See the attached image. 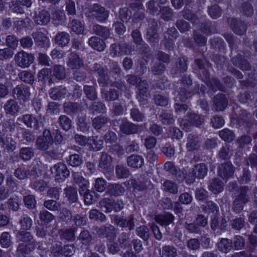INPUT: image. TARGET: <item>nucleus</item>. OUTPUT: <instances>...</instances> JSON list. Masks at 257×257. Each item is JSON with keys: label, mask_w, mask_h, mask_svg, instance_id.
<instances>
[{"label": "nucleus", "mask_w": 257, "mask_h": 257, "mask_svg": "<svg viewBox=\"0 0 257 257\" xmlns=\"http://www.w3.org/2000/svg\"><path fill=\"white\" fill-rule=\"evenodd\" d=\"M92 30L96 35L104 38H107L109 37V31L106 27L96 24L93 26Z\"/></svg>", "instance_id": "41"}, {"label": "nucleus", "mask_w": 257, "mask_h": 257, "mask_svg": "<svg viewBox=\"0 0 257 257\" xmlns=\"http://www.w3.org/2000/svg\"><path fill=\"white\" fill-rule=\"evenodd\" d=\"M44 206L51 211H58L61 208L60 204L53 200H48L44 202Z\"/></svg>", "instance_id": "62"}, {"label": "nucleus", "mask_w": 257, "mask_h": 257, "mask_svg": "<svg viewBox=\"0 0 257 257\" xmlns=\"http://www.w3.org/2000/svg\"><path fill=\"white\" fill-rule=\"evenodd\" d=\"M178 32L174 27L169 28L166 33L165 34V40L164 44L165 47L171 50L173 47V40L178 37Z\"/></svg>", "instance_id": "11"}, {"label": "nucleus", "mask_w": 257, "mask_h": 257, "mask_svg": "<svg viewBox=\"0 0 257 257\" xmlns=\"http://www.w3.org/2000/svg\"><path fill=\"white\" fill-rule=\"evenodd\" d=\"M109 15V11L106 10L103 7L98 4H95L91 6L86 13L88 17L100 23L105 22Z\"/></svg>", "instance_id": "1"}, {"label": "nucleus", "mask_w": 257, "mask_h": 257, "mask_svg": "<svg viewBox=\"0 0 257 257\" xmlns=\"http://www.w3.org/2000/svg\"><path fill=\"white\" fill-rule=\"evenodd\" d=\"M137 235L145 240H147L150 237V231L147 226L142 225L137 228Z\"/></svg>", "instance_id": "56"}, {"label": "nucleus", "mask_w": 257, "mask_h": 257, "mask_svg": "<svg viewBox=\"0 0 257 257\" xmlns=\"http://www.w3.org/2000/svg\"><path fill=\"white\" fill-rule=\"evenodd\" d=\"M12 243L11 236L8 232H4L2 233L0 238V244L2 247L8 248Z\"/></svg>", "instance_id": "54"}, {"label": "nucleus", "mask_w": 257, "mask_h": 257, "mask_svg": "<svg viewBox=\"0 0 257 257\" xmlns=\"http://www.w3.org/2000/svg\"><path fill=\"white\" fill-rule=\"evenodd\" d=\"M13 93L15 98L24 101L28 100L30 96L28 87L23 84L17 85L14 88Z\"/></svg>", "instance_id": "8"}, {"label": "nucleus", "mask_w": 257, "mask_h": 257, "mask_svg": "<svg viewBox=\"0 0 257 257\" xmlns=\"http://www.w3.org/2000/svg\"><path fill=\"white\" fill-rule=\"evenodd\" d=\"M94 71H96L99 74L98 82L99 84H102V86L109 85L110 82L107 76H105V71L103 69L100 68V66L98 64H95L94 66Z\"/></svg>", "instance_id": "25"}, {"label": "nucleus", "mask_w": 257, "mask_h": 257, "mask_svg": "<svg viewBox=\"0 0 257 257\" xmlns=\"http://www.w3.org/2000/svg\"><path fill=\"white\" fill-rule=\"evenodd\" d=\"M51 172L54 174L55 179L58 181H63L70 174V172L66 165L63 163H58L51 168Z\"/></svg>", "instance_id": "4"}, {"label": "nucleus", "mask_w": 257, "mask_h": 257, "mask_svg": "<svg viewBox=\"0 0 257 257\" xmlns=\"http://www.w3.org/2000/svg\"><path fill=\"white\" fill-rule=\"evenodd\" d=\"M188 119V120L183 119L180 122L181 126H183V128L185 130V131H188L191 124L199 126L201 125L204 121V119L199 115L194 113L189 114Z\"/></svg>", "instance_id": "6"}, {"label": "nucleus", "mask_w": 257, "mask_h": 257, "mask_svg": "<svg viewBox=\"0 0 257 257\" xmlns=\"http://www.w3.org/2000/svg\"><path fill=\"white\" fill-rule=\"evenodd\" d=\"M233 31L237 35H242L246 31V27L241 21L231 19L229 21Z\"/></svg>", "instance_id": "20"}, {"label": "nucleus", "mask_w": 257, "mask_h": 257, "mask_svg": "<svg viewBox=\"0 0 257 257\" xmlns=\"http://www.w3.org/2000/svg\"><path fill=\"white\" fill-rule=\"evenodd\" d=\"M219 135L222 140L228 142L232 141L235 137L233 133L227 128L220 131Z\"/></svg>", "instance_id": "58"}, {"label": "nucleus", "mask_w": 257, "mask_h": 257, "mask_svg": "<svg viewBox=\"0 0 257 257\" xmlns=\"http://www.w3.org/2000/svg\"><path fill=\"white\" fill-rule=\"evenodd\" d=\"M65 194L70 202L73 203L77 202V192L75 188L71 187L66 188L65 189Z\"/></svg>", "instance_id": "47"}, {"label": "nucleus", "mask_w": 257, "mask_h": 257, "mask_svg": "<svg viewBox=\"0 0 257 257\" xmlns=\"http://www.w3.org/2000/svg\"><path fill=\"white\" fill-rule=\"evenodd\" d=\"M68 164L72 167H78L82 163V158L76 154H72L68 160Z\"/></svg>", "instance_id": "60"}, {"label": "nucleus", "mask_w": 257, "mask_h": 257, "mask_svg": "<svg viewBox=\"0 0 257 257\" xmlns=\"http://www.w3.org/2000/svg\"><path fill=\"white\" fill-rule=\"evenodd\" d=\"M67 65L72 69H78L84 66L83 59L79 55L73 52L69 55Z\"/></svg>", "instance_id": "10"}, {"label": "nucleus", "mask_w": 257, "mask_h": 257, "mask_svg": "<svg viewBox=\"0 0 257 257\" xmlns=\"http://www.w3.org/2000/svg\"><path fill=\"white\" fill-rule=\"evenodd\" d=\"M19 222L21 225V229L26 230H29L31 228L33 224L32 219L26 215L22 216Z\"/></svg>", "instance_id": "50"}, {"label": "nucleus", "mask_w": 257, "mask_h": 257, "mask_svg": "<svg viewBox=\"0 0 257 257\" xmlns=\"http://www.w3.org/2000/svg\"><path fill=\"white\" fill-rule=\"evenodd\" d=\"M36 171L29 170L25 168H18L15 170L14 175L20 180H24L28 178L29 176L34 175L35 177Z\"/></svg>", "instance_id": "23"}, {"label": "nucleus", "mask_w": 257, "mask_h": 257, "mask_svg": "<svg viewBox=\"0 0 257 257\" xmlns=\"http://www.w3.org/2000/svg\"><path fill=\"white\" fill-rule=\"evenodd\" d=\"M72 176L74 183L79 186V193H82L84 191H86V187L88 186V181L80 173L72 172Z\"/></svg>", "instance_id": "17"}, {"label": "nucleus", "mask_w": 257, "mask_h": 257, "mask_svg": "<svg viewBox=\"0 0 257 257\" xmlns=\"http://www.w3.org/2000/svg\"><path fill=\"white\" fill-rule=\"evenodd\" d=\"M240 55L233 58L232 59V62L234 65L239 67L242 70H248L250 69V66L249 64L245 60L241 61Z\"/></svg>", "instance_id": "51"}, {"label": "nucleus", "mask_w": 257, "mask_h": 257, "mask_svg": "<svg viewBox=\"0 0 257 257\" xmlns=\"http://www.w3.org/2000/svg\"><path fill=\"white\" fill-rule=\"evenodd\" d=\"M17 238L23 243L34 245V241L33 236L29 232H25L24 231H19L17 235Z\"/></svg>", "instance_id": "39"}, {"label": "nucleus", "mask_w": 257, "mask_h": 257, "mask_svg": "<svg viewBox=\"0 0 257 257\" xmlns=\"http://www.w3.org/2000/svg\"><path fill=\"white\" fill-rule=\"evenodd\" d=\"M108 121V118L100 115L95 117L92 121V126L95 130H100Z\"/></svg>", "instance_id": "49"}, {"label": "nucleus", "mask_w": 257, "mask_h": 257, "mask_svg": "<svg viewBox=\"0 0 257 257\" xmlns=\"http://www.w3.org/2000/svg\"><path fill=\"white\" fill-rule=\"evenodd\" d=\"M36 44L42 47H48L50 45V40L49 38L42 32L36 31L33 32L32 35Z\"/></svg>", "instance_id": "16"}, {"label": "nucleus", "mask_w": 257, "mask_h": 257, "mask_svg": "<svg viewBox=\"0 0 257 257\" xmlns=\"http://www.w3.org/2000/svg\"><path fill=\"white\" fill-rule=\"evenodd\" d=\"M99 207L101 211L110 212L113 210V200L109 199H103L99 202Z\"/></svg>", "instance_id": "44"}, {"label": "nucleus", "mask_w": 257, "mask_h": 257, "mask_svg": "<svg viewBox=\"0 0 257 257\" xmlns=\"http://www.w3.org/2000/svg\"><path fill=\"white\" fill-rule=\"evenodd\" d=\"M53 75L58 79H64L66 76L65 68L61 65L55 66L53 70Z\"/></svg>", "instance_id": "64"}, {"label": "nucleus", "mask_w": 257, "mask_h": 257, "mask_svg": "<svg viewBox=\"0 0 257 257\" xmlns=\"http://www.w3.org/2000/svg\"><path fill=\"white\" fill-rule=\"evenodd\" d=\"M237 195L235 198L239 199L242 202L247 203L250 199V191L248 186L240 187L238 190Z\"/></svg>", "instance_id": "30"}, {"label": "nucleus", "mask_w": 257, "mask_h": 257, "mask_svg": "<svg viewBox=\"0 0 257 257\" xmlns=\"http://www.w3.org/2000/svg\"><path fill=\"white\" fill-rule=\"evenodd\" d=\"M109 192L112 195L119 196L124 192V188L119 184H113L109 187Z\"/></svg>", "instance_id": "59"}, {"label": "nucleus", "mask_w": 257, "mask_h": 257, "mask_svg": "<svg viewBox=\"0 0 257 257\" xmlns=\"http://www.w3.org/2000/svg\"><path fill=\"white\" fill-rule=\"evenodd\" d=\"M160 254L162 257H176L177 249L171 245H165L160 250Z\"/></svg>", "instance_id": "32"}, {"label": "nucleus", "mask_w": 257, "mask_h": 257, "mask_svg": "<svg viewBox=\"0 0 257 257\" xmlns=\"http://www.w3.org/2000/svg\"><path fill=\"white\" fill-rule=\"evenodd\" d=\"M69 27L71 30L77 34L82 33L84 30L82 24L80 21L75 19L71 22Z\"/></svg>", "instance_id": "53"}, {"label": "nucleus", "mask_w": 257, "mask_h": 257, "mask_svg": "<svg viewBox=\"0 0 257 257\" xmlns=\"http://www.w3.org/2000/svg\"><path fill=\"white\" fill-rule=\"evenodd\" d=\"M112 158L106 153H103L101 156L99 166L103 171L112 169Z\"/></svg>", "instance_id": "18"}, {"label": "nucleus", "mask_w": 257, "mask_h": 257, "mask_svg": "<svg viewBox=\"0 0 257 257\" xmlns=\"http://www.w3.org/2000/svg\"><path fill=\"white\" fill-rule=\"evenodd\" d=\"M139 126L131 122L123 120L120 124V131L125 135L136 134L138 132Z\"/></svg>", "instance_id": "14"}, {"label": "nucleus", "mask_w": 257, "mask_h": 257, "mask_svg": "<svg viewBox=\"0 0 257 257\" xmlns=\"http://www.w3.org/2000/svg\"><path fill=\"white\" fill-rule=\"evenodd\" d=\"M69 35L66 32H59L57 33L55 38V42L61 47L66 46L69 42Z\"/></svg>", "instance_id": "28"}, {"label": "nucleus", "mask_w": 257, "mask_h": 257, "mask_svg": "<svg viewBox=\"0 0 257 257\" xmlns=\"http://www.w3.org/2000/svg\"><path fill=\"white\" fill-rule=\"evenodd\" d=\"M132 37L133 39V41L139 48L141 49L143 47H146V46H144V42L142 38L140 32L139 30H134L132 33Z\"/></svg>", "instance_id": "55"}, {"label": "nucleus", "mask_w": 257, "mask_h": 257, "mask_svg": "<svg viewBox=\"0 0 257 257\" xmlns=\"http://www.w3.org/2000/svg\"><path fill=\"white\" fill-rule=\"evenodd\" d=\"M137 87L138 90L137 98L139 101H143L148 97V85L146 81H140Z\"/></svg>", "instance_id": "19"}, {"label": "nucleus", "mask_w": 257, "mask_h": 257, "mask_svg": "<svg viewBox=\"0 0 257 257\" xmlns=\"http://www.w3.org/2000/svg\"><path fill=\"white\" fill-rule=\"evenodd\" d=\"M19 119L23 121L28 127L35 130H38L41 124L38 118L31 114L23 115Z\"/></svg>", "instance_id": "12"}, {"label": "nucleus", "mask_w": 257, "mask_h": 257, "mask_svg": "<svg viewBox=\"0 0 257 257\" xmlns=\"http://www.w3.org/2000/svg\"><path fill=\"white\" fill-rule=\"evenodd\" d=\"M192 84V81L189 77L185 76L183 78L181 83V86L180 91L178 92L179 98L182 102L185 101L186 99L190 97L191 92L189 90V87Z\"/></svg>", "instance_id": "7"}, {"label": "nucleus", "mask_w": 257, "mask_h": 257, "mask_svg": "<svg viewBox=\"0 0 257 257\" xmlns=\"http://www.w3.org/2000/svg\"><path fill=\"white\" fill-rule=\"evenodd\" d=\"M127 164L133 168H140L144 164V159L140 156L132 155L127 159Z\"/></svg>", "instance_id": "29"}, {"label": "nucleus", "mask_w": 257, "mask_h": 257, "mask_svg": "<svg viewBox=\"0 0 257 257\" xmlns=\"http://www.w3.org/2000/svg\"><path fill=\"white\" fill-rule=\"evenodd\" d=\"M213 103V107L216 111H222L226 108L228 101L224 94H218L214 97Z\"/></svg>", "instance_id": "15"}, {"label": "nucleus", "mask_w": 257, "mask_h": 257, "mask_svg": "<svg viewBox=\"0 0 257 257\" xmlns=\"http://www.w3.org/2000/svg\"><path fill=\"white\" fill-rule=\"evenodd\" d=\"M163 189L174 194L178 193V186L177 184L171 180H165L163 183Z\"/></svg>", "instance_id": "37"}, {"label": "nucleus", "mask_w": 257, "mask_h": 257, "mask_svg": "<svg viewBox=\"0 0 257 257\" xmlns=\"http://www.w3.org/2000/svg\"><path fill=\"white\" fill-rule=\"evenodd\" d=\"M159 118L162 123L165 125L172 124L174 121L173 115L167 111L162 112L159 116Z\"/></svg>", "instance_id": "46"}, {"label": "nucleus", "mask_w": 257, "mask_h": 257, "mask_svg": "<svg viewBox=\"0 0 257 257\" xmlns=\"http://www.w3.org/2000/svg\"><path fill=\"white\" fill-rule=\"evenodd\" d=\"M157 23L154 22L152 26L148 28L147 37L148 39L152 42H155L158 39V34L157 31Z\"/></svg>", "instance_id": "42"}, {"label": "nucleus", "mask_w": 257, "mask_h": 257, "mask_svg": "<svg viewBox=\"0 0 257 257\" xmlns=\"http://www.w3.org/2000/svg\"><path fill=\"white\" fill-rule=\"evenodd\" d=\"M155 219L161 225L166 226L173 222L174 217L172 214L167 212L164 214L156 215Z\"/></svg>", "instance_id": "21"}, {"label": "nucleus", "mask_w": 257, "mask_h": 257, "mask_svg": "<svg viewBox=\"0 0 257 257\" xmlns=\"http://www.w3.org/2000/svg\"><path fill=\"white\" fill-rule=\"evenodd\" d=\"M52 19L55 25L62 24L65 20V15L63 10H56L52 14Z\"/></svg>", "instance_id": "43"}, {"label": "nucleus", "mask_w": 257, "mask_h": 257, "mask_svg": "<svg viewBox=\"0 0 257 257\" xmlns=\"http://www.w3.org/2000/svg\"><path fill=\"white\" fill-rule=\"evenodd\" d=\"M53 140L49 130H45L43 136L39 137L36 142L37 148L41 150L46 151L53 145Z\"/></svg>", "instance_id": "3"}, {"label": "nucleus", "mask_w": 257, "mask_h": 257, "mask_svg": "<svg viewBox=\"0 0 257 257\" xmlns=\"http://www.w3.org/2000/svg\"><path fill=\"white\" fill-rule=\"evenodd\" d=\"M232 242L226 238H222L218 243L219 250L224 253L228 252L232 248Z\"/></svg>", "instance_id": "45"}, {"label": "nucleus", "mask_w": 257, "mask_h": 257, "mask_svg": "<svg viewBox=\"0 0 257 257\" xmlns=\"http://www.w3.org/2000/svg\"><path fill=\"white\" fill-rule=\"evenodd\" d=\"M234 170L232 165L227 162L221 164L218 169V174L224 179H228L234 173Z\"/></svg>", "instance_id": "13"}, {"label": "nucleus", "mask_w": 257, "mask_h": 257, "mask_svg": "<svg viewBox=\"0 0 257 257\" xmlns=\"http://www.w3.org/2000/svg\"><path fill=\"white\" fill-rule=\"evenodd\" d=\"M103 234L108 239V241L114 240L116 237V232L114 226L109 225L103 228Z\"/></svg>", "instance_id": "48"}, {"label": "nucleus", "mask_w": 257, "mask_h": 257, "mask_svg": "<svg viewBox=\"0 0 257 257\" xmlns=\"http://www.w3.org/2000/svg\"><path fill=\"white\" fill-rule=\"evenodd\" d=\"M4 109L7 113L14 115L19 111L20 107L15 100L10 99L5 104Z\"/></svg>", "instance_id": "27"}, {"label": "nucleus", "mask_w": 257, "mask_h": 257, "mask_svg": "<svg viewBox=\"0 0 257 257\" xmlns=\"http://www.w3.org/2000/svg\"><path fill=\"white\" fill-rule=\"evenodd\" d=\"M208 172V168L205 163H199L195 165L191 171H189L184 176L186 182L188 184L193 183L196 178H203Z\"/></svg>", "instance_id": "2"}, {"label": "nucleus", "mask_w": 257, "mask_h": 257, "mask_svg": "<svg viewBox=\"0 0 257 257\" xmlns=\"http://www.w3.org/2000/svg\"><path fill=\"white\" fill-rule=\"evenodd\" d=\"M90 147L93 150H100L103 145V141L97 136H92L88 138V144Z\"/></svg>", "instance_id": "36"}, {"label": "nucleus", "mask_w": 257, "mask_h": 257, "mask_svg": "<svg viewBox=\"0 0 257 257\" xmlns=\"http://www.w3.org/2000/svg\"><path fill=\"white\" fill-rule=\"evenodd\" d=\"M209 188L214 194H217L222 191L223 184L219 179L215 178L209 185Z\"/></svg>", "instance_id": "35"}, {"label": "nucleus", "mask_w": 257, "mask_h": 257, "mask_svg": "<svg viewBox=\"0 0 257 257\" xmlns=\"http://www.w3.org/2000/svg\"><path fill=\"white\" fill-rule=\"evenodd\" d=\"M66 93L67 91L66 88L62 87L53 88L49 91L50 97L54 100H59L64 98Z\"/></svg>", "instance_id": "22"}, {"label": "nucleus", "mask_w": 257, "mask_h": 257, "mask_svg": "<svg viewBox=\"0 0 257 257\" xmlns=\"http://www.w3.org/2000/svg\"><path fill=\"white\" fill-rule=\"evenodd\" d=\"M88 43L93 49L98 51H102L105 48V44L103 40L95 36L91 37L89 39Z\"/></svg>", "instance_id": "24"}, {"label": "nucleus", "mask_w": 257, "mask_h": 257, "mask_svg": "<svg viewBox=\"0 0 257 257\" xmlns=\"http://www.w3.org/2000/svg\"><path fill=\"white\" fill-rule=\"evenodd\" d=\"M17 64L22 68L28 67L33 61V56L24 51L19 52L15 56Z\"/></svg>", "instance_id": "9"}, {"label": "nucleus", "mask_w": 257, "mask_h": 257, "mask_svg": "<svg viewBox=\"0 0 257 257\" xmlns=\"http://www.w3.org/2000/svg\"><path fill=\"white\" fill-rule=\"evenodd\" d=\"M113 220L117 226L122 228L127 227L130 230L133 229L135 227L134 216L132 214L127 217L115 215Z\"/></svg>", "instance_id": "5"}, {"label": "nucleus", "mask_w": 257, "mask_h": 257, "mask_svg": "<svg viewBox=\"0 0 257 257\" xmlns=\"http://www.w3.org/2000/svg\"><path fill=\"white\" fill-rule=\"evenodd\" d=\"M50 16L48 12L43 10L36 15L34 17V21L38 25H45L50 21Z\"/></svg>", "instance_id": "26"}, {"label": "nucleus", "mask_w": 257, "mask_h": 257, "mask_svg": "<svg viewBox=\"0 0 257 257\" xmlns=\"http://www.w3.org/2000/svg\"><path fill=\"white\" fill-rule=\"evenodd\" d=\"M59 122L64 130L68 131L71 127V120L65 115H62L59 117Z\"/></svg>", "instance_id": "57"}, {"label": "nucleus", "mask_w": 257, "mask_h": 257, "mask_svg": "<svg viewBox=\"0 0 257 257\" xmlns=\"http://www.w3.org/2000/svg\"><path fill=\"white\" fill-rule=\"evenodd\" d=\"M130 234L123 232L118 237L117 241L121 248H125L129 243Z\"/></svg>", "instance_id": "63"}, {"label": "nucleus", "mask_w": 257, "mask_h": 257, "mask_svg": "<svg viewBox=\"0 0 257 257\" xmlns=\"http://www.w3.org/2000/svg\"><path fill=\"white\" fill-rule=\"evenodd\" d=\"M19 155L22 159L27 161L34 156V151L31 148L24 147L20 149Z\"/></svg>", "instance_id": "52"}, {"label": "nucleus", "mask_w": 257, "mask_h": 257, "mask_svg": "<svg viewBox=\"0 0 257 257\" xmlns=\"http://www.w3.org/2000/svg\"><path fill=\"white\" fill-rule=\"evenodd\" d=\"M34 244L32 243H21L18 247L17 254L20 257H25L26 254H29L34 249Z\"/></svg>", "instance_id": "31"}, {"label": "nucleus", "mask_w": 257, "mask_h": 257, "mask_svg": "<svg viewBox=\"0 0 257 257\" xmlns=\"http://www.w3.org/2000/svg\"><path fill=\"white\" fill-rule=\"evenodd\" d=\"M119 95L118 91L115 88H111L108 91L102 90V97L107 101H113L117 99Z\"/></svg>", "instance_id": "33"}, {"label": "nucleus", "mask_w": 257, "mask_h": 257, "mask_svg": "<svg viewBox=\"0 0 257 257\" xmlns=\"http://www.w3.org/2000/svg\"><path fill=\"white\" fill-rule=\"evenodd\" d=\"M186 147L189 151L197 150L199 147L198 137L195 135L189 134L188 136Z\"/></svg>", "instance_id": "34"}, {"label": "nucleus", "mask_w": 257, "mask_h": 257, "mask_svg": "<svg viewBox=\"0 0 257 257\" xmlns=\"http://www.w3.org/2000/svg\"><path fill=\"white\" fill-rule=\"evenodd\" d=\"M64 111L68 114H71L78 112L80 107L79 104L72 102H66L63 104Z\"/></svg>", "instance_id": "40"}, {"label": "nucleus", "mask_w": 257, "mask_h": 257, "mask_svg": "<svg viewBox=\"0 0 257 257\" xmlns=\"http://www.w3.org/2000/svg\"><path fill=\"white\" fill-rule=\"evenodd\" d=\"M122 44H113L110 47V53L112 57L119 56L122 55Z\"/></svg>", "instance_id": "61"}, {"label": "nucleus", "mask_w": 257, "mask_h": 257, "mask_svg": "<svg viewBox=\"0 0 257 257\" xmlns=\"http://www.w3.org/2000/svg\"><path fill=\"white\" fill-rule=\"evenodd\" d=\"M61 239L73 241L75 239V231L73 228L62 229L59 232Z\"/></svg>", "instance_id": "38"}]
</instances>
